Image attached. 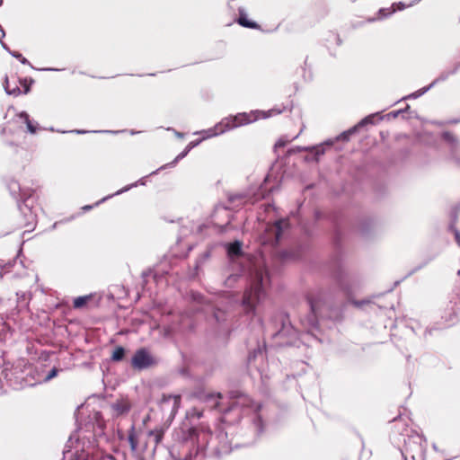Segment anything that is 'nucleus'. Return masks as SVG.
<instances>
[{
    "mask_svg": "<svg viewBox=\"0 0 460 460\" xmlns=\"http://www.w3.org/2000/svg\"><path fill=\"white\" fill-rule=\"evenodd\" d=\"M226 226H220V232H223L225 230Z\"/></svg>",
    "mask_w": 460,
    "mask_h": 460,
    "instance_id": "obj_26",
    "label": "nucleus"
},
{
    "mask_svg": "<svg viewBox=\"0 0 460 460\" xmlns=\"http://www.w3.org/2000/svg\"><path fill=\"white\" fill-rule=\"evenodd\" d=\"M196 433H197L196 429H193V428H192V429H190V436L196 435Z\"/></svg>",
    "mask_w": 460,
    "mask_h": 460,
    "instance_id": "obj_24",
    "label": "nucleus"
},
{
    "mask_svg": "<svg viewBox=\"0 0 460 460\" xmlns=\"http://www.w3.org/2000/svg\"><path fill=\"white\" fill-rule=\"evenodd\" d=\"M308 303L310 305V308L315 322L319 317H322L326 312L330 311V306L327 304L326 298L323 293H317L309 296Z\"/></svg>",
    "mask_w": 460,
    "mask_h": 460,
    "instance_id": "obj_5",
    "label": "nucleus"
},
{
    "mask_svg": "<svg viewBox=\"0 0 460 460\" xmlns=\"http://www.w3.org/2000/svg\"><path fill=\"white\" fill-rule=\"evenodd\" d=\"M21 119H23L24 123L27 126V129L30 133L35 134L37 132V124H34L31 119L30 116L27 112L22 111L18 115Z\"/></svg>",
    "mask_w": 460,
    "mask_h": 460,
    "instance_id": "obj_11",
    "label": "nucleus"
},
{
    "mask_svg": "<svg viewBox=\"0 0 460 460\" xmlns=\"http://www.w3.org/2000/svg\"><path fill=\"white\" fill-rule=\"evenodd\" d=\"M92 299V296H78L74 299L73 306L75 309H81L86 306L87 303Z\"/></svg>",
    "mask_w": 460,
    "mask_h": 460,
    "instance_id": "obj_13",
    "label": "nucleus"
},
{
    "mask_svg": "<svg viewBox=\"0 0 460 460\" xmlns=\"http://www.w3.org/2000/svg\"><path fill=\"white\" fill-rule=\"evenodd\" d=\"M214 398L221 399L222 394L220 393H217V394H210L207 395L206 400L208 401L209 399H214Z\"/></svg>",
    "mask_w": 460,
    "mask_h": 460,
    "instance_id": "obj_21",
    "label": "nucleus"
},
{
    "mask_svg": "<svg viewBox=\"0 0 460 460\" xmlns=\"http://www.w3.org/2000/svg\"><path fill=\"white\" fill-rule=\"evenodd\" d=\"M262 280V272L257 270L251 287L243 293L242 305L246 314H255L256 306L260 305L265 297Z\"/></svg>",
    "mask_w": 460,
    "mask_h": 460,
    "instance_id": "obj_1",
    "label": "nucleus"
},
{
    "mask_svg": "<svg viewBox=\"0 0 460 460\" xmlns=\"http://www.w3.org/2000/svg\"><path fill=\"white\" fill-rule=\"evenodd\" d=\"M237 23L243 27L249 29H260V25L252 21L248 20L246 13L243 9H239V17L237 19Z\"/></svg>",
    "mask_w": 460,
    "mask_h": 460,
    "instance_id": "obj_9",
    "label": "nucleus"
},
{
    "mask_svg": "<svg viewBox=\"0 0 460 460\" xmlns=\"http://www.w3.org/2000/svg\"><path fill=\"white\" fill-rule=\"evenodd\" d=\"M155 364V359L149 353V351L145 349H137L131 359V366L136 369H144L147 368Z\"/></svg>",
    "mask_w": 460,
    "mask_h": 460,
    "instance_id": "obj_6",
    "label": "nucleus"
},
{
    "mask_svg": "<svg viewBox=\"0 0 460 460\" xmlns=\"http://www.w3.org/2000/svg\"><path fill=\"white\" fill-rule=\"evenodd\" d=\"M227 252L229 256H240L242 254V243L234 241L227 246Z\"/></svg>",
    "mask_w": 460,
    "mask_h": 460,
    "instance_id": "obj_12",
    "label": "nucleus"
},
{
    "mask_svg": "<svg viewBox=\"0 0 460 460\" xmlns=\"http://www.w3.org/2000/svg\"><path fill=\"white\" fill-rule=\"evenodd\" d=\"M164 431L161 428L152 429L148 432V436L154 438L155 447H156L161 443V441L164 438Z\"/></svg>",
    "mask_w": 460,
    "mask_h": 460,
    "instance_id": "obj_14",
    "label": "nucleus"
},
{
    "mask_svg": "<svg viewBox=\"0 0 460 460\" xmlns=\"http://www.w3.org/2000/svg\"><path fill=\"white\" fill-rule=\"evenodd\" d=\"M256 119L257 117L252 112H243L238 113L235 116L225 118L217 125H216L215 133L213 135L222 134L226 130L250 124Z\"/></svg>",
    "mask_w": 460,
    "mask_h": 460,
    "instance_id": "obj_2",
    "label": "nucleus"
},
{
    "mask_svg": "<svg viewBox=\"0 0 460 460\" xmlns=\"http://www.w3.org/2000/svg\"><path fill=\"white\" fill-rule=\"evenodd\" d=\"M125 356V349L121 346L116 347L112 352L111 359L113 361H120Z\"/></svg>",
    "mask_w": 460,
    "mask_h": 460,
    "instance_id": "obj_15",
    "label": "nucleus"
},
{
    "mask_svg": "<svg viewBox=\"0 0 460 460\" xmlns=\"http://www.w3.org/2000/svg\"><path fill=\"white\" fill-rule=\"evenodd\" d=\"M230 399H231V405L228 409H223L218 401H217L215 402V404L212 406L213 409L226 412V411H230L235 407L251 408L253 405V401L252 400V398L250 396H248L247 394H245L243 393L238 392V391L231 392Z\"/></svg>",
    "mask_w": 460,
    "mask_h": 460,
    "instance_id": "obj_4",
    "label": "nucleus"
},
{
    "mask_svg": "<svg viewBox=\"0 0 460 460\" xmlns=\"http://www.w3.org/2000/svg\"><path fill=\"white\" fill-rule=\"evenodd\" d=\"M423 460H435L433 457H427V458H424Z\"/></svg>",
    "mask_w": 460,
    "mask_h": 460,
    "instance_id": "obj_25",
    "label": "nucleus"
},
{
    "mask_svg": "<svg viewBox=\"0 0 460 460\" xmlns=\"http://www.w3.org/2000/svg\"><path fill=\"white\" fill-rule=\"evenodd\" d=\"M454 234H455L456 241L460 245V232L457 229H455Z\"/></svg>",
    "mask_w": 460,
    "mask_h": 460,
    "instance_id": "obj_22",
    "label": "nucleus"
},
{
    "mask_svg": "<svg viewBox=\"0 0 460 460\" xmlns=\"http://www.w3.org/2000/svg\"><path fill=\"white\" fill-rule=\"evenodd\" d=\"M172 398L174 400V407L175 408H178L180 406V403H181V396L180 395H169L168 397H166L165 395L164 396V401H167L169 399Z\"/></svg>",
    "mask_w": 460,
    "mask_h": 460,
    "instance_id": "obj_17",
    "label": "nucleus"
},
{
    "mask_svg": "<svg viewBox=\"0 0 460 460\" xmlns=\"http://www.w3.org/2000/svg\"><path fill=\"white\" fill-rule=\"evenodd\" d=\"M128 440L129 442L131 451L133 453L137 452L138 447V433L134 425L128 429Z\"/></svg>",
    "mask_w": 460,
    "mask_h": 460,
    "instance_id": "obj_10",
    "label": "nucleus"
},
{
    "mask_svg": "<svg viewBox=\"0 0 460 460\" xmlns=\"http://www.w3.org/2000/svg\"><path fill=\"white\" fill-rule=\"evenodd\" d=\"M243 199V196H241V195H234V196L230 197L229 200H230L231 202H233V201H234L235 199Z\"/></svg>",
    "mask_w": 460,
    "mask_h": 460,
    "instance_id": "obj_23",
    "label": "nucleus"
},
{
    "mask_svg": "<svg viewBox=\"0 0 460 460\" xmlns=\"http://www.w3.org/2000/svg\"><path fill=\"white\" fill-rule=\"evenodd\" d=\"M358 126H354L353 128H349V130L342 132V133L338 137V139H339V140H342V141H349V140L350 136H351L352 134H354V133L358 130Z\"/></svg>",
    "mask_w": 460,
    "mask_h": 460,
    "instance_id": "obj_16",
    "label": "nucleus"
},
{
    "mask_svg": "<svg viewBox=\"0 0 460 460\" xmlns=\"http://www.w3.org/2000/svg\"><path fill=\"white\" fill-rule=\"evenodd\" d=\"M442 137L445 140L448 142H454L456 140L454 134L451 132H444Z\"/></svg>",
    "mask_w": 460,
    "mask_h": 460,
    "instance_id": "obj_18",
    "label": "nucleus"
},
{
    "mask_svg": "<svg viewBox=\"0 0 460 460\" xmlns=\"http://www.w3.org/2000/svg\"><path fill=\"white\" fill-rule=\"evenodd\" d=\"M199 141H197V142H195V143H194V142H190V143L188 145L187 149H186L183 153H181V154L178 156V158H179V157H183V156H185V155H187V153H188V152H189V151H190L193 146H195L197 144H199Z\"/></svg>",
    "mask_w": 460,
    "mask_h": 460,
    "instance_id": "obj_20",
    "label": "nucleus"
},
{
    "mask_svg": "<svg viewBox=\"0 0 460 460\" xmlns=\"http://www.w3.org/2000/svg\"><path fill=\"white\" fill-rule=\"evenodd\" d=\"M287 226L288 222L285 220H278L273 225L269 226L266 229L264 242L270 243L272 246L278 245L282 235L283 226Z\"/></svg>",
    "mask_w": 460,
    "mask_h": 460,
    "instance_id": "obj_7",
    "label": "nucleus"
},
{
    "mask_svg": "<svg viewBox=\"0 0 460 460\" xmlns=\"http://www.w3.org/2000/svg\"><path fill=\"white\" fill-rule=\"evenodd\" d=\"M131 407V402L128 397H119L111 403L112 416L116 418L128 413Z\"/></svg>",
    "mask_w": 460,
    "mask_h": 460,
    "instance_id": "obj_8",
    "label": "nucleus"
},
{
    "mask_svg": "<svg viewBox=\"0 0 460 460\" xmlns=\"http://www.w3.org/2000/svg\"><path fill=\"white\" fill-rule=\"evenodd\" d=\"M58 373V368H56V367L52 368L49 371V373L48 374V376H46V380L49 381L50 379L54 378L55 376H57Z\"/></svg>",
    "mask_w": 460,
    "mask_h": 460,
    "instance_id": "obj_19",
    "label": "nucleus"
},
{
    "mask_svg": "<svg viewBox=\"0 0 460 460\" xmlns=\"http://www.w3.org/2000/svg\"><path fill=\"white\" fill-rule=\"evenodd\" d=\"M32 83L31 78H21L16 74H11L5 76L4 87L7 94L17 97L21 94H27Z\"/></svg>",
    "mask_w": 460,
    "mask_h": 460,
    "instance_id": "obj_3",
    "label": "nucleus"
}]
</instances>
